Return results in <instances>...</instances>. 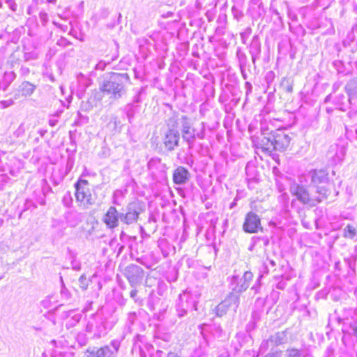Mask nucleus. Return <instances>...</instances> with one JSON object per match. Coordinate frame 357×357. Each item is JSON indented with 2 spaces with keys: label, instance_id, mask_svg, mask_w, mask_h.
I'll list each match as a JSON object with an SVG mask.
<instances>
[{
  "label": "nucleus",
  "instance_id": "1",
  "mask_svg": "<svg viewBox=\"0 0 357 357\" xmlns=\"http://www.w3.org/2000/svg\"><path fill=\"white\" fill-rule=\"evenodd\" d=\"M125 75L126 74L112 73L100 86V91L109 95L112 98H120L125 93L123 85Z\"/></svg>",
  "mask_w": 357,
  "mask_h": 357
},
{
  "label": "nucleus",
  "instance_id": "2",
  "mask_svg": "<svg viewBox=\"0 0 357 357\" xmlns=\"http://www.w3.org/2000/svg\"><path fill=\"white\" fill-rule=\"evenodd\" d=\"M268 142L265 145L266 149H273L276 151H284L289 146L291 137L282 130H277L271 132L268 137H265Z\"/></svg>",
  "mask_w": 357,
  "mask_h": 357
},
{
  "label": "nucleus",
  "instance_id": "3",
  "mask_svg": "<svg viewBox=\"0 0 357 357\" xmlns=\"http://www.w3.org/2000/svg\"><path fill=\"white\" fill-rule=\"evenodd\" d=\"M181 130L182 138L191 147L196 137L204 138V127L201 132H197L196 129L192 127V122L187 116H182L181 119Z\"/></svg>",
  "mask_w": 357,
  "mask_h": 357
},
{
  "label": "nucleus",
  "instance_id": "4",
  "mask_svg": "<svg viewBox=\"0 0 357 357\" xmlns=\"http://www.w3.org/2000/svg\"><path fill=\"white\" fill-rule=\"evenodd\" d=\"M75 197L77 202L84 207H88L94 203L89 182L84 179H79L75 183Z\"/></svg>",
  "mask_w": 357,
  "mask_h": 357
},
{
  "label": "nucleus",
  "instance_id": "5",
  "mask_svg": "<svg viewBox=\"0 0 357 357\" xmlns=\"http://www.w3.org/2000/svg\"><path fill=\"white\" fill-rule=\"evenodd\" d=\"M142 208L137 202L128 205L126 213H120V220L125 224L130 225L135 222L139 218Z\"/></svg>",
  "mask_w": 357,
  "mask_h": 357
},
{
  "label": "nucleus",
  "instance_id": "6",
  "mask_svg": "<svg viewBox=\"0 0 357 357\" xmlns=\"http://www.w3.org/2000/svg\"><path fill=\"white\" fill-rule=\"evenodd\" d=\"M126 275L130 284L134 287L139 284L143 278V270L137 265H130L126 269Z\"/></svg>",
  "mask_w": 357,
  "mask_h": 357
},
{
  "label": "nucleus",
  "instance_id": "7",
  "mask_svg": "<svg viewBox=\"0 0 357 357\" xmlns=\"http://www.w3.org/2000/svg\"><path fill=\"white\" fill-rule=\"evenodd\" d=\"M261 228V222L259 216L252 212L248 213L243 224L244 231L248 233H255Z\"/></svg>",
  "mask_w": 357,
  "mask_h": 357
},
{
  "label": "nucleus",
  "instance_id": "8",
  "mask_svg": "<svg viewBox=\"0 0 357 357\" xmlns=\"http://www.w3.org/2000/svg\"><path fill=\"white\" fill-rule=\"evenodd\" d=\"M238 303V297L234 294H231L215 307V313L217 316L222 317L226 313L229 307L231 305H235L236 307Z\"/></svg>",
  "mask_w": 357,
  "mask_h": 357
},
{
  "label": "nucleus",
  "instance_id": "9",
  "mask_svg": "<svg viewBox=\"0 0 357 357\" xmlns=\"http://www.w3.org/2000/svg\"><path fill=\"white\" fill-rule=\"evenodd\" d=\"M120 213L114 206H110L104 215L102 220L104 223L111 229L115 228L119 225Z\"/></svg>",
  "mask_w": 357,
  "mask_h": 357
},
{
  "label": "nucleus",
  "instance_id": "10",
  "mask_svg": "<svg viewBox=\"0 0 357 357\" xmlns=\"http://www.w3.org/2000/svg\"><path fill=\"white\" fill-rule=\"evenodd\" d=\"M179 139V133L176 130L169 129L163 139L165 146L169 151L174 150V148L178 146Z\"/></svg>",
  "mask_w": 357,
  "mask_h": 357
},
{
  "label": "nucleus",
  "instance_id": "11",
  "mask_svg": "<svg viewBox=\"0 0 357 357\" xmlns=\"http://www.w3.org/2000/svg\"><path fill=\"white\" fill-rule=\"evenodd\" d=\"M83 357H113V353L111 347L107 345L96 349L87 350Z\"/></svg>",
  "mask_w": 357,
  "mask_h": 357
},
{
  "label": "nucleus",
  "instance_id": "12",
  "mask_svg": "<svg viewBox=\"0 0 357 357\" xmlns=\"http://www.w3.org/2000/svg\"><path fill=\"white\" fill-rule=\"evenodd\" d=\"M189 175V172L185 168L178 167L175 169L173 174L174 182L178 185L183 184L188 180Z\"/></svg>",
  "mask_w": 357,
  "mask_h": 357
},
{
  "label": "nucleus",
  "instance_id": "13",
  "mask_svg": "<svg viewBox=\"0 0 357 357\" xmlns=\"http://www.w3.org/2000/svg\"><path fill=\"white\" fill-rule=\"evenodd\" d=\"M252 273L250 271H246L243 275V277L240 279L235 289L239 292L245 291L248 288L250 282L252 281Z\"/></svg>",
  "mask_w": 357,
  "mask_h": 357
},
{
  "label": "nucleus",
  "instance_id": "14",
  "mask_svg": "<svg viewBox=\"0 0 357 357\" xmlns=\"http://www.w3.org/2000/svg\"><path fill=\"white\" fill-rule=\"evenodd\" d=\"M291 192L302 202L306 203L309 201V195L303 187L294 185L291 187Z\"/></svg>",
  "mask_w": 357,
  "mask_h": 357
},
{
  "label": "nucleus",
  "instance_id": "15",
  "mask_svg": "<svg viewBox=\"0 0 357 357\" xmlns=\"http://www.w3.org/2000/svg\"><path fill=\"white\" fill-rule=\"evenodd\" d=\"M36 89V86L29 82H23L18 88V92L23 97H29L33 94Z\"/></svg>",
  "mask_w": 357,
  "mask_h": 357
},
{
  "label": "nucleus",
  "instance_id": "16",
  "mask_svg": "<svg viewBox=\"0 0 357 357\" xmlns=\"http://www.w3.org/2000/svg\"><path fill=\"white\" fill-rule=\"evenodd\" d=\"M270 340L277 344H282L285 341V334L284 332L278 333L272 336Z\"/></svg>",
  "mask_w": 357,
  "mask_h": 357
},
{
  "label": "nucleus",
  "instance_id": "17",
  "mask_svg": "<svg viewBox=\"0 0 357 357\" xmlns=\"http://www.w3.org/2000/svg\"><path fill=\"white\" fill-rule=\"evenodd\" d=\"M281 85L284 90L288 93H291L293 90L291 82L289 79H283Z\"/></svg>",
  "mask_w": 357,
  "mask_h": 357
},
{
  "label": "nucleus",
  "instance_id": "18",
  "mask_svg": "<svg viewBox=\"0 0 357 357\" xmlns=\"http://www.w3.org/2000/svg\"><path fill=\"white\" fill-rule=\"evenodd\" d=\"M356 234V229L352 225H347L345 229L344 236L346 237L351 238L354 236Z\"/></svg>",
  "mask_w": 357,
  "mask_h": 357
},
{
  "label": "nucleus",
  "instance_id": "19",
  "mask_svg": "<svg viewBox=\"0 0 357 357\" xmlns=\"http://www.w3.org/2000/svg\"><path fill=\"white\" fill-rule=\"evenodd\" d=\"M79 286L83 290H86L89 285V281L87 280L84 275H82L79 278Z\"/></svg>",
  "mask_w": 357,
  "mask_h": 357
},
{
  "label": "nucleus",
  "instance_id": "20",
  "mask_svg": "<svg viewBox=\"0 0 357 357\" xmlns=\"http://www.w3.org/2000/svg\"><path fill=\"white\" fill-rule=\"evenodd\" d=\"M287 357H301V354L298 350L291 349L287 351Z\"/></svg>",
  "mask_w": 357,
  "mask_h": 357
},
{
  "label": "nucleus",
  "instance_id": "21",
  "mask_svg": "<svg viewBox=\"0 0 357 357\" xmlns=\"http://www.w3.org/2000/svg\"><path fill=\"white\" fill-rule=\"evenodd\" d=\"M111 345L112 346L111 351L113 353V357H115L119 348V344L116 341H112L111 342Z\"/></svg>",
  "mask_w": 357,
  "mask_h": 357
},
{
  "label": "nucleus",
  "instance_id": "22",
  "mask_svg": "<svg viewBox=\"0 0 357 357\" xmlns=\"http://www.w3.org/2000/svg\"><path fill=\"white\" fill-rule=\"evenodd\" d=\"M6 3L13 11H15L17 10V6L13 0H7Z\"/></svg>",
  "mask_w": 357,
  "mask_h": 357
},
{
  "label": "nucleus",
  "instance_id": "23",
  "mask_svg": "<svg viewBox=\"0 0 357 357\" xmlns=\"http://www.w3.org/2000/svg\"><path fill=\"white\" fill-rule=\"evenodd\" d=\"M137 291L136 289H133L130 291V296L132 298H135L137 295Z\"/></svg>",
  "mask_w": 357,
  "mask_h": 357
},
{
  "label": "nucleus",
  "instance_id": "24",
  "mask_svg": "<svg viewBox=\"0 0 357 357\" xmlns=\"http://www.w3.org/2000/svg\"><path fill=\"white\" fill-rule=\"evenodd\" d=\"M61 292V294H63V295H66V296H68V293L67 291V289H66L65 288L62 289Z\"/></svg>",
  "mask_w": 357,
  "mask_h": 357
},
{
  "label": "nucleus",
  "instance_id": "25",
  "mask_svg": "<svg viewBox=\"0 0 357 357\" xmlns=\"http://www.w3.org/2000/svg\"><path fill=\"white\" fill-rule=\"evenodd\" d=\"M353 333L355 337L357 338V325L355 327H354Z\"/></svg>",
  "mask_w": 357,
  "mask_h": 357
},
{
  "label": "nucleus",
  "instance_id": "26",
  "mask_svg": "<svg viewBox=\"0 0 357 357\" xmlns=\"http://www.w3.org/2000/svg\"><path fill=\"white\" fill-rule=\"evenodd\" d=\"M40 18L43 20H45V18L47 17V15L45 13H40Z\"/></svg>",
  "mask_w": 357,
  "mask_h": 357
},
{
  "label": "nucleus",
  "instance_id": "27",
  "mask_svg": "<svg viewBox=\"0 0 357 357\" xmlns=\"http://www.w3.org/2000/svg\"><path fill=\"white\" fill-rule=\"evenodd\" d=\"M55 124H56V121H53V120H50V125L51 126H55Z\"/></svg>",
  "mask_w": 357,
  "mask_h": 357
},
{
  "label": "nucleus",
  "instance_id": "28",
  "mask_svg": "<svg viewBox=\"0 0 357 357\" xmlns=\"http://www.w3.org/2000/svg\"><path fill=\"white\" fill-rule=\"evenodd\" d=\"M269 263L271 264V266H272L273 267V266H275V264L274 261H273V260H269Z\"/></svg>",
  "mask_w": 357,
  "mask_h": 357
},
{
  "label": "nucleus",
  "instance_id": "29",
  "mask_svg": "<svg viewBox=\"0 0 357 357\" xmlns=\"http://www.w3.org/2000/svg\"><path fill=\"white\" fill-rule=\"evenodd\" d=\"M49 3H55L56 0H47Z\"/></svg>",
  "mask_w": 357,
  "mask_h": 357
},
{
  "label": "nucleus",
  "instance_id": "30",
  "mask_svg": "<svg viewBox=\"0 0 357 357\" xmlns=\"http://www.w3.org/2000/svg\"><path fill=\"white\" fill-rule=\"evenodd\" d=\"M3 223V220L1 219H0V226L2 225Z\"/></svg>",
  "mask_w": 357,
  "mask_h": 357
},
{
  "label": "nucleus",
  "instance_id": "31",
  "mask_svg": "<svg viewBox=\"0 0 357 357\" xmlns=\"http://www.w3.org/2000/svg\"><path fill=\"white\" fill-rule=\"evenodd\" d=\"M118 192H115L114 195L116 196Z\"/></svg>",
  "mask_w": 357,
  "mask_h": 357
}]
</instances>
